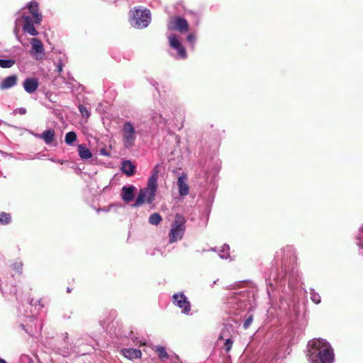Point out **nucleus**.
<instances>
[{
	"label": "nucleus",
	"instance_id": "36",
	"mask_svg": "<svg viewBox=\"0 0 363 363\" xmlns=\"http://www.w3.org/2000/svg\"><path fill=\"white\" fill-rule=\"evenodd\" d=\"M169 360L170 363H182L179 357L176 354H171Z\"/></svg>",
	"mask_w": 363,
	"mask_h": 363
},
{
	"label": "nucleus",
	"instance_id": "8",
	"mask_svg": "<svg viewBox=\"0 0 363 363\" xmlns=\"http://www.w3.org/2000/svg\"><path fill=\"white\" fill-rule=\"evenodd\" d=\"M167 28L169 30H178L180 33H184L189 30V23L182 17L173 16L169 18Z\"/></svg>",
	"mask_w": 363,
	"mask_h": 363
},
{
	"label": "nucleus",
	"instance_id": "4",
	"mask_svg": "<svg viewBox=\"0 0 363 363\" xmlns=\"http://www.w3.org/2000/svg\"><path fill=\"white\" fill-rule=\"evenodd\" d=\"M186 220L184 216L179 213L175 215L169 233V243H174L183 238L186 230Z\"/></svg>",
	"mask_w": 363,
	"mask_h": 363
},
{
	"label": "nucleus",
	"instance_id": "13",
	"mask_svg": "<svg viewBox=\"0 0 363 363\" xmlns=\"http://www.w3.org/2000/svg\"><path fill=\"white\" fill-rule=\"evenodd\" d=\"M178 191L181 196H185L189 193V186L187 183V177L182 174L177 180Z\"/></svg>",
	"mask_w": 363,
	"mask_h": 363
},
{
	"label": "nucleus",
	"instance_id": "47",
	"mask_svg": "<svg viewBox=\"0 0 363 363\" xmlns=\"http://www.w3.org/2000/svg\"><path fill=\"white\" fill-rule=\"evenodd\" d=\"M217 281H218V280H216V281H213V284H216Z\"/></svg>",
	"mask_w": 363,
	"mask_h": 363
},
{
	"label": "nucleus",
	"instance_id": "11",
	"mask_svg": "<svg viewBox=\"0 0 363 363\" xmlns=\"http://www.w3.org/2000/svg\"><path fill=\"white\" fill-rule=\"evenodd\" d=\"M31 50L30 53L35 60H42L45 55V49L43 43L38 38L30 40Z\"/></svg>",
	"mask_w": 363,
	"mask_h": 363
},
{
	"label": "nucleus",
	"instance_id": "19",
	"mask_svg": "<svg viewBox=\"0 0 363 363\" xmlns=\"http://www.w3.org/2000/svg\"><path fill=\"white\" fill-rule=\"evenodd\" d=\"M121 169L128 177H130L135 174V166L130 160H125L121 164Z\"/></svg>",
	"mask_w": 363,
	"mask_h": 363
},
{
	"label": "nucleus",
	"instance_id": "46",
	"mask_svg": "<svg viewBox=\"0 0 363 363\" xmlns=\"http://www.w3.org/2000/svg\"><path fill=\"white\" fill-rule=\"evenodd\" d=\"M0 363H6V362L2 359H0Z\"/></svg>",
	"mask_w": 363,
	"mask_h": 363
},
{
	"label": "nucleus",
	"instance_id": "24",
	"mask_svg": "<svg viewBox=\"0 0 363 363\" xmlns=\"http://www.w3.org/2000/svg\"><path fill=\"white\" fill-rule=\"evenodd\" d=\"M162 216L159 213H154L150 216L148 221L152 225H157L162 221Z\"/></svg>",
	"mask_w": 363,
	"mask_h": 363
},
{
	"label": "nucleus",
	"instance_id": "1",
	"mask_svg": "<svg viewBox=\"0 0 363 363\" xmlns=\"http://www.w3.org/2000/svg\"><path fill=\"white\" fill-rule=\"evenodd\" d=\"M306 355L309 363H333L335 359L329 342H308Z\"/></svg>",
	"mask_w": 363,
	"mask_h": 363
},
{
	"label": "nucleus",
	"instance_id": "27",
	"mask_svg": "<svg viewBox=\"0 0 363 363\" xmlns=\"http://www.w3.org/2000/svg\"><path fill=\"white\" fill-rule=\"evenodd\" d=\"M230 247L224 245L220 250L219 256L221 259H228L229 257Z\"/></svg>",
	"mask_w": 363,
	"mask_h": 363
},
{
	"label": "nucleus",
	"instance_id": "17",
	"mask_svg": "<svg viewBox=\"0 0 363 363\" xmlns=\"http://www.w3.org/2000/svg\"><path fill=\"white\" fill-rule=\"evenodd\" d=\"M149 116L152 122L157 125L164 124L167 120L166 116H164L160 111H157L155 110H151L150 111Z\"/></svg>",
	"mask_w": 363,
	"mask_h": 363
},
{
	"label": "nucleus",
	"instance_id": "14",
	"mask_svg": "<svg viewBox=\"0 0 363 363\" xmlns=\"http://www.w3.org/2000/svg\"><path fill=\"white\" fill-rule=\"evenodd\" d=\"M28 8L30 13L32 15L31 17L35 18V22L37 25L40 24L42 21V15L38 11V4L36 1H32L28 4Z\"/></svg>",
	"mask_w": 363,
	"mask_h": 363
},
{
	"label": "nucleus",
	"instance_id": "7",
	"mask_svg": "<svg viewBox=\"0 0 363 363\" xmlns=\"http://www.w3.org/2000/svg\"><path fill=\"white\" fill-rule=\"evenodd\" d=\"M132 16L131 25L137 28H146L151 21V14L147 9H135Z\"/></svg>",
	"mask_w": 363,
	"mask_h": 363
},
{
	"label": "nucleus",
	"instance_id": "48",
	"mask_svg": "<svg viewBox=\"0 0 363 363\" xmlns=\"http://www.w3.org/2000/svg\"><path fill=\"white\" fill-rule=\"evenodd\" d=\"M67 335H68V333H66V337H65L66 338H68Z\"/></svg>",
	"mask_w": 363,
	"mask_h": 363
},
{
	"label": "nucleus",
	"instance_id": "2",
	"mask_svg": "<svg viewBox=\"0 0 363 363\" xmlns=\"http://www.w3.org/2000/svg\"><path fill=\"white\" fill-rule=\"evenodd\" d=\"M158 166L155 167L148 179L147 184L145 188L141 189L136 198L135 202L133 204V207L141 206L144 203L152 204L155 199L157 189V180L159 171Z\"/></svg>",
	"mask_w": 363,
	"mask_h": 363
},
{
	"label": "nucleus",
	"instance_id": "43",
	"mask_svg": "<svg viewBox=\"0 0 363 363\" xmlns=\"http://www.w3.org/2000/svg\"><path fill=\"white\" fill-rule=\"evenodd\" d=\"M30 304L32 305V306H35L37 304V302H34V299L32 298L30 301Z\"/></svg>",
	"mask_w": 363,
	"mask_h": 363
},
{
	"label": "nucleus",
	"instance_id": "31",
	"mask_svg": "<svg viewBox=\"0 0 363 363\" xmlns=\"http://www.w3.org/2000/svg\"><path fill=\"white\" fill-rule=\"evenodd\" d=\"M11 221V216L9 213L5 212H2L0 214V223L1 224H8Z\"/></svg>",
	"mask_w": 363,
	"mask_h": 363
},
{
	"label": "nucleus",
	"instance_id": "29",
	"mask_svg": "<svg viewBox=\"0 0 363 363\" xmlns=\"http://www.w3.org/2000/svg\"><path fill=\"white\" fill-rule=\"evenodd\" d=\"M311 299L315 304H318L321 301L320 296L318 293L315 292L314 289H311L310 291Z\"/></svg>",
	"mask_w": 363,
	"mask_h": 363
},
{
	"label": "nucleus",
	"instance_id": "10",
	"mask_svg": "<svg viewBox=\"0 0 363 363\" xmlns=\"http://www.w3.org/2000/svg\"><path fill=\"white\" fill-rule=\"evenodd\" d=\"M170 47L177 51V58L185 59L186 57V52L175 34H171L168 36Z\"/></svg>",
	"mask_w": 363,
	"mask_h": 363
},
{
	"label": "nucleus",
	"instance_id": "25",
	"mask_svg": "<svg viewBox=\"0 0 363 363\" xmlns=\"http://www.w3.org/2000/svg\"><path fill=\"white\" fill-rule=\"evenodd\" d=\"M293 253V249H292V247H290V246H287L285 248H283L281 249L279 252H277V257H290Z\"/></svg>",
	"mask_w": 363,
	"mask_h": 363
},
{
	"label": "nucleus",
	"instance_id": "26",
	"mask_svg": "<svg viewBox=\"0 0 363 363\" xmlns=\"http://www.w3.org/2000/svg\"><path fill=\"white\" fill-rule=\"evenodd\" d=\"M77 140V135L74 132L70 131L65 135V143L72 145Z\"/></svg>",
	"mask_w": 363,
	"mask_h": 363
},
{
	"label": "nucleus",
	"instance_id": "23",
	"mask_svg": "<svg viewBox=\"0 0 363 363\" xmlns=\"http://www.w3.org/2000/svg\"><path fill=\"white\" fill-rule=\"evenodd\" d=\"M156 352L158 354V357L162 361V362H167V360H169V359L170 358V355L171 354H169L165 348L163 347H157L156 348Z\"/></svg>",
	"mask_w": 363,
	"mask_h": 363
},
{
	"label": "nucleus",
	"instance_id": "37",
	"mask_svg": "<svg viewBox=\"0 0 363 363\" xmlns=\"http://www.w3.org/2000/svg\"><path fill=\"white\" fill-rule=\"evenodd\" d=\"M186 40L193 46L196 41V37L194 34L191 33L187 35Z\"/></svg>",
	"mask_w": 363,
	"mask_h": 363
},
{
	"label": "nucleus",
	"instance_id": "5",
	"mask_svg": "<svg viewBox=\"0 0 363 363\" xmlns=\"http://www.w3.org/2000/svg\"><path fill=\"white\" fill-rule=\"evenodd\" d=\"M121 133L125 148L130 149L133 147L137 138V131L133 123L130 121H125L121 127Z\"/></svg>",
	"mask_w": 363,
	"mask_h": 363
},
{
	"label": "nucleus",
	"instance_id": "42",
	"mask_svg": "<svg viewBox=\"0 0 363 363\" xmlns=\"http://www.w3.org/2000/svg\"><path fill=\"white\" fill-rule=\"evenodd\" d=\"M37 302L41 308L44 307V304L42 303V300H38Z\"/></svg>",
	"mask_w": 363,
	"mask_h": 363
},
{
	"label": "nucleus",
	"instance_id": "33",
	"mask_svg": "<svg viewBox=\"0 0 363 363\" xmlns=\"http://www.w3.org/2000/svg\"><path fill=\"white\" fill-rule=\"evenodd\" d=\"M79 111L82 116L86 118H89L90 116V111L89 110L84 106L79 104Z\"/></svg>",
	"mask_w": 363,
	"mask_h": 363
},
{
	"label": "nucleus",
	"instance_id": "18",
	"mask_svg": "<svg viewBox=\"0 0 363 363\" xmlns=\"http://www.w3.org/2000/svg\"><path fill=\"white\" fill-rule=\"evenodd\" d=\"M35 136L43 140L47 145H49L55 140V130L52 129H48L43 131L41 134H35Z\"/></svg>",
	"mask_w": 363,
	"mask_h": 363
},
{
	"label": "nucleus",
	"instance_id": "3",
	"mask_svg": "<svg viewBox=\"0 0 363 363\" xmlns=\"http://www.w3.org/2000/svg\"><path fill=\"white\" fill-rule=\"evenodd\" d=\"M15 23L16 27L13 32L18 41H21L18 36V27L21 26H22V29L25 33L32 36H36L38 34V32L35 28V25H37L35 22V18L30 16L23 14L16 18Z\"/></svg>",
	"mask_w": 363,
	"mask_h": 363
},
{
	"label": "nucleus",
	"instance_id": "20",
	"mask_svg": "<svg viewBox=\"0 0 363 363\" xmlns=\"http://www.w3.org/2000/svg\"><path fill=\"white\" fill-rule=\"evenodd\" d=\"M17 82V77L16 75H11L6 77L0 84L1 89H7L13 87Z\"/></svg>",
	"mask_w": 363,
	"mask_h": 363
},
{
	"label": "nucleus",
	"instance_id": "32",
	"mask_svg": "<svg viewBox=\"0 0 363 363\" xmlns=\"http://www.w3.org/2000/svg\"><path fill=\"white\" fill-rule=\"evenodd\" d=\"M357 245L360 247H363V225L359 229L358 234L357 235Z\"/></svg>",
	"mask_w": 363,
	"mask_h": 363
},
{
	"label": "nucleus",
	"instance_id": "41",
	"mask_svg": "<svg viewBox=\"0 0 363 363\" xmlns=\"http://www.w3.org/2000/svg\"><path fill=\"white\" fill-rule=\"evenodd\" d=\"M100 152H101V155H105V156H108L109 155V154L106 151L105 149H101L100 150Z\"/></svg>",
	"mask_w": 363,
	"mask_h": 363
},
{
	"label": "nucleus",
	"instance_id": "34",
	"mask_svg": "<svg viewBox=\"0 0 363 363\" xmlns=\"http://www.w3.org/2000/svg\"><path fill=\"white\" fill-rule=\"evenodd\" d=\"M233 342H225L224 347L221 350V353L223 354H227L232 348Z\"/></svg>",
	"mask_w": 363,
	"mask_h": 363
},
{
	"label": "nucleus",
	"instance_id": "6",
	"mask_svg": "<svg viewBox=\"0 0 363 363\" xmlns=\"http://www.w3.org/2000/svg\"><path fill=\"white\" fill-rule=\"evenodd\" d=\"M248 302L249 294L247 292H232L228 299L227 305L230 309L233 311H242L247 308L248 306Z\"/></svg>",
	"mask_w": 363,
	"mask_h": 363
},
{
	"label": "nucleus",
	"instance_id": "30",
	"mask_svg": "<svg viewBox=\"0 0 363 363\" xmlns=\"http://www.w3.org/2000/svg\"><path fill=\"white\" fill-rule=\"evenodd\" d=\"M11 268L21 274L23 271V262L21 261H16L11 264Z\"/></svg>",
	"mask_w": 363,
	"mask_h": 363
},
{
	"label": "nucleus",
	"instance_id": "45",
	"mask_svg": "<svg viewBox=\"0 0 363 363\" xmlns=\"http://www.w3.org/2000/svg\"><path fill=\"white\" fill-rule=\"evenodd\" d=\"M311 340H318V341H320V340H324L322 338H313Z\"/></svg>",
	"mask_w": 363,
	"mask_h": 363
},
{
	"label": "nucleus",
	"instance_id": "22",
	"mask_svg": "<svg viewBox=\"0 0 363 363\" xmlns=\"http://www.w3.org/2000/svg\"><path fill=\"white\" fill-rule=\"evenodd\" d=\"M78 153L82 160H88L92 157V153L84 145H78Z\"/></svg>",
	"mask_w": 363,
	"mask_h": 363
},
{
	"label": "nucleus",
	"instance_id": "39",
	"mask_svg": "<svg viewBox=\"0 0 363 363\" xmlns=\"http://www.w3.org/2000/svg\"><path fill=\"white\" fill-rule=\"evenodd\" d=\"M18 112L21 115H24L26 113V109L25 108L21 107V108H18Z\"/></svg>",
	"mask_w": 363,
	"mask_h": 363
},
{
	"label": "nucleus",
	"instance_id": "12",
	"mask_svg": "<svg viewBox=\"0 0 363 363\" xmlns=\"http://www.w3.org/2000/svg\"><path fill=\"white\" fill-rule=\"evenodd\" d=\"M236 331L232 324H225L219 335L218 340H232L235 337Z\"/></svg>",
	"mask_w": 363,
	"mask_h": 363
},
{
	"label": "nucleus",
	"instance_id": "40",
	"mask_svg": "<svg viewBox=\"0 0 363 363\" xmlns=\"http://www.w3.org/2000/svg\"><path fill=\"white\" fill-rule=\"evenodd\" d=\"M50 161L58 164H63V161L61 160L50 159Z\"/></svg>",
	"mask_w": 363,
	"mask_h": 363
},
{
	"label": "nucleus",
	"instance_id": "15",
	"mask_svg": "<svg viewBox=\"0 0 363 363\" xmlns=\"http://www.w3.org/2000/svg\"><path fill=\"white\" fill-rule=\"evenodd\" d=\"M136 188L134 186H123L121 189V198L123 201L129 203L134 199V192Z\"/></svg>",
	"mask_w": 363,
	"mask_h": 363
},
{
	"label": "nucleus",
	"instance_id": "9",
	"mask_svg": "<svg viewBox=\"0 0 363 363\" xmlns=\"http://www.w3.org/2000/svg\"><path fill=\"white\" fill-rule=\"evenodd\" d=\"M173 303L181 309L182 313L189 315L191 303L184 293L174 294L172 296Z\"/></svg>",
	"mask_w": 363,
	"mask_h": 363
},
{
	"label": "nucleus",
	"instance_id": "38",
	"mask_svg": "<svg viewBox=\"0 0 363 363\" xmlns=\"http://www.w3.org/2000/svg\"><path fill=\"white\" fill-rule=\"evenodd\" d=\"M63 63L62 62L61 60H60L57 64V71L58 72H61L62 71V69H63Z\"/></svg>",
	"mask_w": 363,
	"mask_h": 363
},
{
	"label": "nucleus",
	"instance_id": "44",
	"mask_svg": "<svg viewBox=\"0 0 363 363\" xmlns=\"http://www.w3.org/2000/svg\"><path fill=\"white\" fill-rule=\"evenodd\" d=\"M289 286L291 287V288H294V286L293 285V283H292V280H290L289 282Z\"/></svg>",
	"mask_w": 363,
	"mask_h": 363
},
{
	"label": "nucleus",
	"instance_id": "21",
	"mask_svg": "<svg viewBox=\"0 0 363 363\" xmlns=\"http://www.w3.org/2000/svg\"><path fill=\"white\" fill-rule=\"evenodd\" d=\"M123 356L129 359L140 358L142 353L141 351L136 349H123L121 350Z\"/></svg>",
	"mask_w": 363,
	"mask_h": 363
},
{
	"label": "nucleus",
	"instance_id": "28",
	"mask_svg": "<svg viewBox=\"0 0 363 363\" xmlns=\"http://www.w3.org/2000/svg\"><path fill=\"white\" fill-rule=\"evenodd\" d=\"M15 64V61L13 60H4L0 59V67L2 68H10Z\"/></svg>",
	"mask_w": 363,
	"mask_h": 363
},
{
	"label": "nucleus",
	"instance_id": "16",
	"mask_svg": "<svg viewBox=\"0 0 363 363\" xmlns=\"http://www.w3.org/2000/svg\"><path fill=\"white\" fill-rule=\"evenodd\" d=\"M38 85V81L35 78H27L23 84L25 91L29 94L35 92L37 90Z\"/></svg>",
	"mask_w": 363,
	"mask_h": 363
},
{
	"label": "nucleus",
	"instance_id": "35",
	"mask_svg": "<svg viewBox=\"0 0 363 363\" xmlns=\"http://www.w3.org/2000/svg\"><path fill=\"white\" fill-rule=\"evenodd\" d=\"M253 320V317L252 315H248L245 316V320L243 323V328L245 329H247L249 328V326L251 325L252 322Z\"/></svg>",
	"mask_w": 363,
	"mask_h": 363
}]
</instances>
